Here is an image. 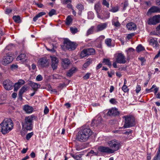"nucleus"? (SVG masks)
Returning a JSON list of instances; mask_svg holds the SVG:
<instances>
[{
    "label": "nucleus",
    "mask_w": 160,
    "mask_h": 160,
    "mask_svg": "<svg viewBox=\"0 0 160 160\" xmlns=\"http://www.w3.org/2000/svg\"><path fill=\"white\" fill-rule=\"evenodd\" d=\"M46 14V13L45 12H39L38 14H37L36 16L38 18L40 17H41L43 15H45Z\"/></svg>",
    "instance_id": "obj_49"
},
{
    "label": "nucleus",
    "mask_w": 160,
    "mask_h": 160,
    "mask_svg": "<svg viewBox=\"0 0 160 160\" xmlns=\"http://www.w3.org/2000/svg\"><path fill=\"white\" fill-rule=\"evenodd\" d=\"M105 43L108 46H110V39H106L105 41Z\"/></svg>",
    "instance_id": "obj_53"
},
{
    "label": "nucleus",
    "mask_w": 160,
    "mask_h": 160,
    "mask_svg": "<svg viewBox=\"0 0 160 160\" xmlns=\"http://www.w3.org/2000/svg\"><path fill=\"white\" fill-rule=\"evenodd\" d=\"M76 68H72L70 69L67 72V75L68 77H70L72 76L75 72Z\"/></svg>",
    "instance_id": "obj_25"
},
{
    "label": "nucleus",
    "mask_w": 160,
    "mask_h": 160,
    "mask_svg": "<svg viewBox=\"0 0 160 160\" xmlns=\"http://www.w3.org/2000/svg\"><path fill=\"white\" fill-rule=\"evenodd\" d=\"M71 156L76 160H81V155H80L75 156L73 154H71Z\"/></svg>",
    "instance_id": "obj_39"
},
{
    "label": "nucleus",
    "mask_w": 160,
    "mask_h": 160,
    "mask_svg": "<svg viewBox=\"0 0 160 160\" xmlns=\"http://www.w3.org/2000/svg\"><path fill=\"white\" fill-rule=\"evenodd\" d=\"M91 63V60L90 59H88L86 62L84 64L83 66L84 68H86L88 67Z\"/></svg>",
    "instance_id": "obj_42"
},
{
    "label": "nucleus",
    "mask_w": 160,
    "mask_h": 160,
    "mask_svg": "<svg viewBox=\"0 0 160 160\" xmlns=\"http://www.w3.org/2000/svg\"><path fill=\"white\" fill-rule=\"evenodd\" d=\"M29 85L31 86L32 88L35 91H36L38 89L40 88V85L37 83L30 81Z\"/></svg>",
    "instance_id": "obj_19"
},
{
    "label": "nucleus",
    "mask_w": 160,
    "mask_h": 160,
    "mask_svg": "<svg viewBox=\"0 0 160 160\" xmlns=\"http://www.w3.org/2000/svg\"><path fill=\"white\" fill-rule=\"evenodd\" d=\"M95 30H96V27L94 26H91L88 29L86 33L87 36H88L91 34H93L94 32H95Z\"/></svg>",
    "instance_id": "obj_23"
},
{
    "label": "nucleus",
    "mask_w": 160,
    "mask_h": 160,
    "mask_svg": "<svg viewBox=\"0 0 160 160\" xmlns=\"http://www.w3.org/2000/svg\"><path fill=\"white\" fill-rule=\"evenodd\" d=\"M116 62L118 63L124 64L126 62L125 56L121 53L116 54Z\"/></svg>",
    "instance_id": "obj_11"
},
{
    "label": "nucleus",
    "mask_w": 160,
    "mask_h": 160,
    "mask_svg": "<svg viewBox=\"0 0 160 160\" xmlns=\"http://www.w3.org/2000/svg\"><path fill=\"white\" fill-rule=\"evenodd\" d=\"M86 49L83 50L81 53V57L82 58L88 56Z\"/></svg>",
    "instance_id": "obj_27"
},
{
    "label": "nucleus",
    "mask_w": 160,
    "mask_h": 160,
    "mask_svg": "<svg viewBox=\"0 0 160 160\" xmlns=\"http://www.w3.org/2000/svg\"><path fill=\"white\" fill-rule=\"evenodd\" d=\"M103 121L102 117L98 115L92 120L91 125L98 128L99 127L102 125Z\"/></svg>",
    "instance_id": "obj_10"
},
{
    "label": "nucleus",
    "mask_w": 160,
    "mask_h": 160,
    "mask_svg": "<svg viewBox=\"0 0 160 160\" xmlns=\"http://www.w3.org/2000/svg\"><path fill=\"white\" fill-rule=\"evenodd\" d=\"M156 87V86L155 85H153L151 88L150 89H148L147 88L146 90V91L147 92H150L151 89H152L153 88H154Z\"/></svg>",
    "instance_id": "obj_60"
},
{
    "label": "nucleus",
    "mask_w": 160,
    "mask_h": 160,
    "mask_svg": "<svg viewBox=\"0 0 160 160\" xmlns=\"http://www.w3.org/2000/svg\"><path fill=\"white\" fill-rule=\"evenodd\" d=\"M111 114L113 116H116L119 115L120 112L118 111H111Z\"/></svg>",
    "instance_id": "obj_38"
},
{
    "label": "nucleus",
    "mask_w": 160,
    "mask_h": 160,
    "mask_svg": "<svg viewBox=\"0 0 160 160\" xmlns=\"http://www.w3.org/2000/svg\"><path fill=\"white\" fill-rule=\"evenodd\" d=\"M98 149L99 151L102 152H110V149L107 147L100 146L98 148Z\"/></svg>",
    "instance_id": "obj_18"
},
{
    "label": "nucleus",
    "mask_w": 160,
    "mask_h": 160,
    "mask_svg": "<svg viewBox=\"0 0 160 160\" xmlns=\"http://www.w3.org/2000/svg\"><path fill=\"white\" fill-rule=\"evenodd\" d=\"M27 90V87L26 86H23L19 90L18 92V97L21 99H22V95L23 93Z\"/></svg>",
    "instance_id": "obj_17"
},
{
    "label": "nucleus",
    "mask_w": 160,
    "mask_h": 160,
    "mask_svg": "<svg viewBox=\"0 0 160 160\" xmlns=\"http://www.w3.org/2000/svg\"><path fill=\"white\" fill-rule=\"evenodd\" d=\"M13 85L12 82L8 79L6 80L3 82V86L7 90L12 89Z\"/></svg>",
    "instance_id": "obj_13"
},
{
    "label": "nucleus",
    "mask_w": 160,
    "mask_h": 160,
    "mask_svg": "<svg viewBox=\"0 0 160 160\" xmlns=\"http://www.w3.org/2000/svg\"><path fill=\"white\" fill-rule=\"evenodd\" d=\"M50 62L49 57H44L39 59L38 63L42 68H47L49 66Z\"/></svg>",
    "instance_id": "obj_6"
},
{
    "label": "nucleus",
    "mask_w": 160,
    "mask_h": 160,
    "mask_svg": "<svg viewBox=\"0 0 160 160\" xmlns=\"http://www.w3.org/2000/svg\"><path fill=\"white\" fill-rule=\"evenodd\" d=\"M69 2H71L70 0H64L62 2L63 4H68Z\"/></svg>",
    "instance_id": "obj_62"
},
{
    "label": "nucleus",
    "mask_w": 160,
    "mask_h": 160,
    "mask_svg": "<svg viewBox=\"0 0 160 160\" xmlns=\"http://www.w3.org/2000/svg\"><path fill=\"white\" fill-rule=\"evenodd\" d=\"M18 66L17 65L12 64L11 66V68L12 69H15L17 68Z\"/></svg>",
    "instance_id": "obj_64"
},
{
    "label": "nucleus",
    "mask_w": 160,
    "mask_h": 160,
    "mask_svg": "<svg viewBox=\"0 0 160 160\" xmlns=\"http://www.w3.org/2000/svg\"><path fill=\"white\" fill-rule=\"evenodd\" d=\"M2 127L1 132L3 134H5L10 132L13 128V122L10 118H6L0 124Z\"/></svg>",
    "instance_id": "obj_2"
},
{
    "label": "nucleus",
    "mask_w": 160,
    "mask_h": 160,
    "mask_svg": "<svg viewBox=\"0 0 160 160\" xmlns=\"http://www.w3.org/2000/svg\"><path fill=\"white\" fill-rule=\"evenodd\" d=\"M94 8L97 13L99 12L101 10L100 6L99 3H97L95 4Z\"/></svg>",
    "instance_id": "obj_32"
},
{
    "label": "nucleus",
    "mask_w": 160,
    "mask_h": 160,
    "mask_svg": "<svg viewBox=\"0 0 160 160\" xmlns=\"http://www.w3.org/2000/svg\"><path fill=\"white\" fill-rule=\"evenodd\" d=\"M26 57V55L24 53H22L19 55L17 58V60L18 61L24 59Z\"/></svg>",
    "instance_id": "obj_33"
},
{
    "label": "nucleus",
    "mask_w": 160,
    "mask_h": 160,
    "mask_svg": "<svg viewBox=\"0 0 160 160\" xmlns=\"http://www.w3.org/2000/svg\"><path fill=\"white\" fill-rule=\"evenodd\" d=\"M102 16V18L103 19H106L109 18V12L107 11H104Z\"/></svg>",
    "instance_id": "obj_29"
},
{
    "label": "nucleus",
    "mask_w": 160,
    "mask_h": 160,
    "mask_svg": "<svg viewBox=\"0 0 160 160\" xmlns=\"http://www.w3.org/2000/svg\"><path fill=\"white\" fill-rule=\"evenodd\" d=\"M92 134V131L88 126L81 127L76 137V139L81 142L87 141Z\"/></svg>",
    "instance_id": "obj_1"
},
{
    "label": "nucleus",
    "mask_w": 160,
    "mask_h": 160,
    "mask_svg": "<svg viewBox=\"0 0 160 160\" xmlns=\"http://www.w3.org/2000/svg\"><path fill=\"white\" fill-rule=\"evenodd\" d=\"M50 57L52 60V68L53 70H54L57 68L58 60L55 57L50 56Z\"/></svg>",
    "instance_id": "obj_15"
},
{
    "label": "nucleus",
    "mask_w": 160,
    "mask_h": 160,
    "mask_svg": "<svg viewBox=\"0 0 160 160\" xmlns=\"http://www.w3.org/2000/svg\"><path fill=\"white\" fill-rule=\"evenodd\" d=\"M34 109L32 107L28 105H25L23 107V110H33Z\"/></svg>",
    "instance_id": "obj_34"
},
{
    "label": "nucleus",
    "mask_w": 160,
    "mask_h": 160,
    "mask_svg": "<svg viewBox=\"0 0 160 160\" xmlns=\"http://www.w3.org/2000/svg\"><path fill=\"white\" fill-rule=\"evenodd\" d=\"M12 11V9L10 8H7L5 10V13L7 14H9Z\"/></svg>",
    "instance_id": "obj_58"
},
{
    "label": "nucleus",
    "mask_w": 160,
    "mask_h": 160,
    "mask_svg": "<svg viewBox=\"0 0 160 160\" xmlns=\"http://www.w3.org/2000/svg\"><path fill=\"white\" fill-rule=\"evenodd\" d=\"M33 134V132H32L28 133L26 136V138L27 140H29L30 138L32 136Z\"/></svg>",
    "instance_id": "obj_46"
},
{
    "label": "nucleus",
    "mask_w": 160,
    "mask_h": 160,
    "mask_svg": "<svg viewBox=\"0 0 160 160\" xmlns=\"http://www.w3.org/2000/svg\"><path fill=\"white\" fill-rule=\"evenodd\" d=\"M36 118V116L34 115L26 117L24 121L22 122V127L27 130H31L33 126V121Z\"/></svg>",
    "instance_id": "obj_3"
},
{
    "label": "nucleus",
    "mask_w": 160,
    "mask_h": 160,
    "mask_svg": "<svg viewBox=\"0 0 160 160\" xmlns=\"http://www.w3.org/2000/svg\"><path fill=\"white\" fill-rule=\"evenodd\" d=\"M21 87V86L19 84H18V83H15L14 85V91H17L18 89Z\"/></svg>",
    "instance_id": "obj_43"
},
{
    "label": "nucleus",
    "mask_w": 160,
    "mask_h": 160,
    "mask_svg": "<svg viewBox=\"0 0 160 160\" xmlns=\"http://www.w3.org/2000/svg\"><path fill=\"white\" fill-rule=\"evenodd\" d=\"M157 12L160 13V8L157 6H153L148 9L147 12V15H149L152 13Z\"/></svg>",
    "instance_id": "obj_14"
},
{
    "label": "nucleus",
    "mask_w": 160,
    "mask_h": 160,
    "mask_svg": "<svg viewBox=\"0 0 160 160\" xmlns=\"http://www.w3.org/2000/svg\"><path fill=\"white\" fill-rule=\"evenodd\" d=\"M149 44L153 46V47L157 48L158 47L159 44L158 43V41L153 38L151 39L149 41Z\"/></svg>",
    "instance_id": "obj_20"
},
{
    "label": "nucleus",
    "mask_w": 160,
    "mask_h": 160,
    "mask_svg": "<svg viewBox=\"0 0 160 160\" xmlns=\"http://www.w3.org/2000/svg\"><path fill=\"white\" fill-rule=\"evenodd\" d=\"M46 14V13L45 12H39L38 14H37L36 16L38 18L40 17H41L43 15H45Z\"/></svg>",
    "instance_id": "obj_48"
},
{
    "label": "nucleus",
    "mask_w": 160,
    "mask_h": 160,
    "mask_svg": "<svg viewBox=\"0 0 160 160\" xmlns=\"http://www.w3.org/2000/svg\"><path fill=\"white\" fill-rule=\"evenodd\" d=\"M136 88L135 90L136 92V93H138L141 90V87L140 85H138L136 86Z\"/></svg>",
    "instance_id": "obj_55"
},
{
    "label": "nucleus",
    "mask_w": 160,
    "mask_h": 160,
    "mask_svg": "<svg viewBox=\"0 0 160 160\" xmlns=\"http://www.w3.org/2000/svg\"><path fill=\"white\" fill-rule=\"evenodd\" d=\"M126 26L128 29L130 30H135L136 29V26L132 22L128 23Z\"/></svg>",
    "instance_id": "obj_21"
},
{
    "label": "nucleus",
    "mask_w": 160,
    "mask_h": 160,
    "mask_svg": "<svg viewBox=\"0 0 160 160\" xmlns=\"http://www.w3.org/2000/svg\"><path fill=\"white\" fill-rule=\"evenodd\" d=\"M107 0H103L102 4L106 6L107 8L109 7V3L107 1Z\"/></svg>",
    "instance_id": "obj_52"
},
{
    "label": "nucleus",
    "mask_w": 160,
    "mask_h": 160,
    "mask_svg": "<svg viewBox=\"0 0 160 160\" xmlns=\"http://www.w3.org/2000/svg\"><path fill=\"white\" fill-rule=\"evenodd\" d=\"M70 30L71 32L73 34H75L78 32V29L77 28L71 27L70 28Z\"/></svg>",
    "instance_id": "obj_41"
},
{
    "label": "nucleus",
    "mask_w": 160,
    "mask_h": 160,
    "mask_svg": "<svg viewBox=\"0 0 160 160\" xmlns=\"http://www.w3.org/2000/svg\"><path fill=\"white\" fill-rule=\"evenodd\" d=\"M14 44H11L7 46L5 48V50H11L14 48Z\"/></svg>",
    "instance_id": "obj_37"
},
{
    "label": "nucleus",
    "mask_w": 160,
    "mask_h": 160,
    "mask_svg": "<svg viewBox=\"0 0 160 160\" xmlns=\"http://www.w3.org/2000/svg\"><path fill=\"white\" fill-rule=\"evenodd\" d=\"M56 14V11L54 9H52L48 13L49 16L51 17L54 15Z\"/></svg>",
    "instance_id": "obj_40"
},
{
    "label": "nucleus",
    "mask_w": 160,
    "mask_h": 160,
    "mask_svg": "<svg viewBox=\"0 0 160 160\" xmlns=\"http://www.w3.org/2000/svg\"><path fill=\"white\" fill-rule=\"evenodd\" d=\"M76 8H78V9L79 10V12H82V11L84 9V7L82 5V4L79 3L76 6Z\"/></svg>",
    "instance_id": "obj_35"
},
{
    "label": "nucleus",
    "mask_w": 160,
    "mask_h": 160,
    "mask_svg": "<svg viewBox=\"0 0 160 160\" xmlns=\"http://www.w3.org/2000/svg\"><path fill=\"white\" fill-rule=\"evenodd\" d=\"M13 54L11 52H9L7 53L6 55L3 57L2 64L5 65H7L11 63L13 60Z\"/></svg>",
    "instance_id": "obj_9"
},
{
    "label": "nucleus",
    "mask_w": 160,
    "mask_h": 160,
    "mask_svg": "<svg viewBox=\"0 0 160 160\" xmlns=\"http://www.w3.org/2000/svg\"><path fill=\"white\" fill-rule=\"evenodd\" d=\"M118 7H114L112 8V9H111V11L113 12H116L118 11Z\"/></svg>",
    "instance_id": "obj_54"
},
{
    "label": "nucleus",
    "mask_w": 160,
    "mask_h": 160,
    "mask_svg": "<svg viewBox=\"0 0 160 160\" xmlns=\"http://www.w3.org/2000/svg\"><path fill=\"white\" fill-rule=\"evenodd\" d=\"M61 60L62 66L64 69H67L71 64L70 60L68 58H62Z\"/></svg>",
    "instance_id": "obj_12"
},
{
    "label": "nucleus",
    "mask_w": 160,
    "mask_h": 160,
    "mask_svg": "<svg viewBox=\"0 0 160 160\" xmlns=\"http://www.w3.org/2000/svg\"><path fill=\"white\" fill-rule=\"evenodd\" d=\"M13 19L15 22L16 23H20L21 22V20L19 16H14L13 17Z\"/></svg>",
    "instance_id": "obj_30"
},
{
    "label": "nucleus",
    "mask_w": 160,
    "mask_h": 160,
    "mask_svg": "<svg viewBox=\"0 0 160 160\" xmlns=\"http://www.w3.org/2000/svg\"><path fill=\"white\" fill-rule=\"evenodd\" d=\"M144 49V48L141 44L139 45L136 48V50L138 52H140Z\"/></svg>",
    "instance_id": "obj_36"
},
{
    "label": "nucleus",
    "mask_w": 160,
    "mask_h": 160,
    "mask_svg": "<svg viewBox=\"0 0 160 160\" xmlns=\"http://www.w3.org/2000/svg\"><path fill=\"white\" fill-rule=\"evenodd\" d=\"M139 59L142 62V63H141V65H143L144 64L143 63L145 62V59H144V58H139Z\"/></svg>",
    "instance_id": "obj_63"
},
{
    "label": "nucleus",
    "mask_w": 160,
    "mask_h": 160,
    "mask_svg": "<svg viewBox=\"0 0 160 160\" xmlns=\"http://www.w3.org/2000/svg\"><path fill=\"white\" fill-rule=\"evenodd\" d=\"M94 15L92 12H89L88 13V17L90 19H92L94 18Z\"/></svg>",
    "instance_id": "obj_44"
},
{
    "label": "nucleus",
    "mask_w": 160,
    "mask_h": 160,
    "mask_svg": "<svg viewBox=\"0 0 160 160\" xmlns=\"http://www.w3.org/2000/svg\"><path fill=\"white\" fill-rule=\"evenodd\" d=\"M86 50L87 51L88 53V56L91 55H93L95 54V49L92 48H90L88 49H86Z\"/></svg>",
    "instance_id": "obj_26"
},
{
    "label": "nucleus",
    "mask_w": 160,
    "mask_h": 160,
    "mask_svg": "<svg viewBox=\"0 0 160 160\" xmlns=\"http://www.w3.org/2000/svg\"><path fill=\"white\" fill-rule=\"evenodd\" d=\"M17 83H18V84H19L21 86V85H23L24 84L25 81L23 80L20 79L18 81Z\"/></svg>",
    "instance_id": "obj_56"
},
{
    "label": "nucleus",
    "mask_w": 160,
    "mask_h": 160,
    "mask_svg": "<svg viewBox=\"0 0 160 160\" xmlns=\"http://www.w3.org/2000/svg\"><path fill=\"white\" fill-rule=\"evenodd\" d=\"M118 101L115 98H112L111 99V104L116 105L118 103Z\"/></svg>",
    "instance_id": "obj_47"
},
{
    "label": "nucleus",
    "mask_w": 160,
    "mask_h": 160,
    "mask_svg": "<svg viewBox=\"0 0 160 160\" xmlns=\"http://www.w3.org/2000/svg\"><path fill=\"white\" fill-rule=\"evenodd\" d=\"M132 132V130L131 129H128L127 131L123 132V134L129 135L131 134Z\"/></svg>",
    "instance_id": "obj_51"
},
{
    "label": "nucleus",
    "mask_w": 160,
    "mask_h": 160,
    "mask_svg": "<svg viewBox=\"0 0 160 160\" xmlns=\"http://www.w3.org/2000/svg\"><path fill=\"white\" fill-rule=\"evenodd\" d=\"M107 24L106 23H101L97 25L95 30V32H98L102 31L105 28L107 27Z\"/></svg>",
    "instance_id": "obj_16"
},
{
    "label": "nucleus",
    "mask_w": 160,
    "mask_h": 160,
    "mask_svg": "<svg viewBox=\"0 0 160 160\" xmlns=\"http://www.w3.org/2000/svg\"><path fill=\"white\" fill-rule=\"evenodd\" d=\"M102 62L104 65H108L109 67H110V61L109 59L104 58Z\"/></svg>",
    "instance_id": "obj_31"
},
{
    "label": "nucleus",
    "mask_w": 160,
    "mask_h": 160,
    "mask_svg": "<svg viewBox=\"0 0 160 160\" xmlns=\"http://www.w3.org/2000/svg\"><path fill=\"white\" fill-rule=\"evenodd\" d=\"M147 154L148 156H147V160H150L151 159V153H149L147 152Z\"/></svg>",
    "instance_id": "obj_61"
},
{
    "label": "nucleus",
    "mask_w": 160,
    "mask_h": 160,
    "mask_svg": "<svg viewBox=\"0 0 160 160\" xmlns=\"http://www.w3.org/2000/svg\"><path fill=\"white\" fill-rule=\"evenodd\" d=\"M135 34L134 33H131L128 35L127 38L128 39H131L132 37Z\"/></svg>",
    "instance_id": "obj_57"
},
{
    "label": "nucleus",
    "mask_w": 160,
    "mask_h": 160,
    "mask_svg": "<svg viewBox=\"0 0 160 160\" xmlns=\"http://www.w3.org/2000/svg\"><path fill=\"white\" fill-rule=\"evenodd\" d=\"M118 18L116 17L112 21V25L116 27H118L120 26V23L118 21Z\"/></svg>",
    "instance_id": "obj_24"
},
{
    "label": "nucleus",
    "mask_w": 160,
    "mask_h": 160,
    "mask_svg": "<svg viewBox=\"0 0 160 160\" xmlns=\"http://www.w3.org/2000/svg\"><path fill=\"white\" fill-rule=\"evenodd\" d=\"M122 89L123 91L125 92H128L129 91V89L126 85H123L122 88Z\"/></svg>",
    "instance_id": "obj_45"
},
{
    "label": "nucleus",
    "mask_w": 160,
    "mask_h": 160,
    "mask_svg": "<svg viewBox=\"0 0 160 160\" xmlns=\"http://www.w3.org/2000/svg\"><path fill=\"white\" fill-rule=\"evenodd\" d=\"M125 119V123L124 124V128H129L133 126L135 124V119L132 115H125L123 117Z\"/></svg>",
    "instance_id": "obj_5"
},
{
    "label": "nucleus",
    "mask_w": 160,
    "mask_h": 160,
    "mask_svg": "<svg viewBox=\"0 0 160 160\" xmlns=\"http://www.w3.org/2000/svg\"><path fill=\"white\" fill-rule=\"evenodd\" d=\"M66 24L67 25H69L72 22V19L70 16H68L66 19Z\"/></svg>",
    "instance_id": "obj_28"
},
{
    "label": "nucleus",
    "mask_w": 160,
    "mask_h": 160,
    "mask_svg": "<svg viewBox=\"0 0 160 160\" xmlns=\"http://www.w3.org/2000/svg\"><path fill=\"white\" fill-rule=\"evenodd\" d=\"M120 141L113 139L111 141V153H113L118 151L120 148Z\"/></svg>",
    "instance_id": "obj_7"
},
{
    "label": "nucleus",
    "mask_w": 160,
    "mask_h": 160,
    "mask_svg": "<svg viewBox=\"0 0 160 160\" xmlns=\"http://www.w3.org/2000/svg\"><path fill=\"white\" fill-rule=\"evenodd\" d=\"M42 77L41 75H38L37 76L36 79L37 81H40L42 80Z\"/></svg>",
    "instance_id": "obj_50"
},
{
    "label": "nucleus",
    "mask_w": 160,
    "mask_h": 160,
    "mask_svg": "<svg viewBox=\"0 0 160 160\" xmlns=\"http://www.w3.org/2000/svg\"><path fill=\"white\" fill-rule=\"evenodd\" d=\"M90 73H87L83 77V78L84 79H87L89 78Z\"/></svg>",
    "instance_id": "obj_59"
},
{
    "label": "nucleus",
    "mask_w": 160,
    "mask_h": 160,
    "mask_svg": "<svg viewBox=\"0 0 160 160\" xmlns=\"http://www.w3.org/2000/svg\"><path fill=\"white\" fill-rule=\"evenodd\" d=\"M77 46L76 43L72 42L68 39H64L63 45L61 46V48L63 50L66 49L69 50H73L75 49Z\"/></svg>",
    "instance_id": "obj_4"
},
{
    "label": "nucleus",
    "mask_w": 160,
    "mask_h": 160,
    "mask_svg": "<svg viewBox=\"0 0 160 160\" xmlns=\"http://www.w3.org/2000/svg\"><path fill=\"white\" fill-rule=\"evenodd\" d=\"M160 22V15H157L150 18L147 21L150 25H155Z\"/></svg>",
    "instance_id": "obj_8"
},
{
    "label": "nucleus",
    "mask_w": 160,
    "mask_h": 160,
    "mask_svg": "<svg viewBox=\"0 0 160 160\" xmlns=\"http://www.w3.org/2000/svg\"><path fill=\"white\" fill-rule=\"evenodd\" d=\"M152 160H160V142L157 153L153 157Z\"/></svg>",
    "instance_id": "obj_22"
}]
</instances>
